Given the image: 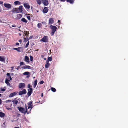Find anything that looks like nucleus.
<instances>
[{
  "mask_svg": "<svg viewBox=\"0 0 128 128\" xmlns=\"http://www.w3.org/2000/svg\"><path fill=\"white\" fill-rule=\"evenodd\" d=\"M66 1L67 2L70 3L71 4H73L74 2V0H66Z\"/></svg>",
  "mask_w": 128,
  "mask_h": 128,
  "instance_id": "nucleus-28",
  "label": "nucleus"
},
{
  "mask_svg": "<svg viewBox=\"0 0 128 128\" xmlns=\"http://www.w3.org/2000/svg\"><path fill=\"white\" fill-rule=\"evenodd\" d=\"M25 87V84L23 83H20L19 84V88H24Z\"/></svg>",
  "mask_w": 128,
  "mask_h": 128,
  "instance_id": "nucleus-9",
  "label": "nucleus"
},
{
  "mask_svg": "<svg viewBox=\"0 0 128 128\" xmlns=\"http://www.w3.org/2000/svg\"><path fill=\"white\" fill-rule=\"evenodd\" d=\"M42 24H44H44H45V22H42Z\"/></svg>",
  "mask_w": 128,
  "mask_h": 128,
  "instance_id": "nucleus-57",
  "label": "nucleus"
},
{
  "mask_svg": "<svg viewBox=\"0 0 128 128\" xmlns=\"http://www.w3.org/2000/svg\"><path fill=\"white\" fill-rule=\"evenodd\" d=\"M48 12V9L47 7L44 8L43 10V12L44 13H46Z\"/></svg>",
  "mask_w": 128,
  "mask_h": 128,
  "instance_id": "nucleus-24",
  "label": "nucleus"
},
{
  "mask_svg": "<svg viewBox=\"0 0 128 128\" xmlns=\"http://www.w3.org/2000/svg\"><path fill=\"white\" fill-rule=\"evenodd\" d=\"M22 48L20 47L17 48H14L13 49L14 50H16L18 52H20L22 51L20 50V49H21Z\"/></svg>",
  "mask_w": 128,
  "mask_h": 128,
  "instance_id": "nucleus-21",
  "label": "nucleus"
},
{
  "mask_svg": "<svg viewBox=\"0 0 128 128\" xmlns=\"http://www.w3.org/2000/svg\"><path fill=\"white\" fill-rule=\"evenodd\" d=\"M7 75L8 76V79H6L7 80H9V81H10V80H12V78L10 76V74L9 73H8L7 74Z\"/></svg>",
  "mask_w": 128,
  "mask_h": 128,
  "instance_id": "nucleus-14",
  "label": "nucleus"
},
{
  "mask_svg": "<svg viewBox=\"0 0 128 128\" xmlns=\"http://www.w3.org/2000/svg\"><path fill=\"white\" fill-rule=\"evenodd\" d=\"M19 30V31H20V29H19V30Z\"/></svg>",
  "mask_w": 128,
  "mask_h": 128,
  "instance_id": "nucleus-63",
  "label": "nucleus"
},
{
  "mask_svg": "<svg viewBox=\"0 0 128 128\" xmlns=\"http://www.w3.org/2000/svg\"><path fill=\"white\" fill-rule=\"evenodd\" d=\"M20 66H21V65H25L24 63L22 62H21L20 63Z\"/></svg>",
  "mask_w": 128,
  "mask_h": 128,
  "instance_id": "nucleus-39",
  "label": "nucleus"
},
{
  "mask_svg": "<svg viewBox=\"0 0 128 128\" xmlns=\"http://www.w3.org/2000/svg\"><path fill=\"white\" fill-rule=\"evenodd\" d=\"M46 64L45 66L46 68H48L50 66V64L49 62H46Z\"/></svg>",
  "mask_w": 128,
  "mask_h": 128,
  "instance_id": "nucleus-26",
  "label": "nucleus"
},
{
  "mask_svg": "<svg viewBox=\"0 0 128 128\" xmlns=\"http://www.w3.org/2000/svg\"><path fill=\"white\" fill-rule=\"evenodd\" d=\"M2 96V95L0 94V97H1Z\"/></svg>",
  "mask_w": 128,
  "mask_h": 128,
  "instance_id": "nucleus-59",
  "label": "nucleus"
},
{
  "mask_svg": "<svg viewBox=\"0 0 128 128\" xmlns=\"http://www.w3.org/2000/svg\"><path fill=\"white\" fill-rule=\"evenodd\" d=\"M14 4L15 5H20L21 2L18 1H16L14 2Z\"/></svg>",
  "mask_w": 128,
  "mask_h": 128,
  "instance_id": "nucleus-29",
  "label": "nucleus"
},
{
  "mask_svg": "<svg viewBox=\"0 0 128 128\" xmlns=\"http://www.w3.org/2000/svg\"><path fill=\"white\" fill-rule=\"evenodd\" d=\"M33 102H29L28 103V109H29L30 108V112H31V110L33 108L34 105H33V104H32Z\"/></svg>",
  "mask_w": 128,
  "mask_h": 128,
  "instance_id": "nucleus-4",
  "label": "nucleus"
},
{
  "mask_svg": "<svg viewBox=\"0 0 128 128\" xmlns=\"http://www.w3.org/2000/svg\"><path fill=\"white\" fill-rule=\"evenodd\" d=\"M6 59L4 58V57H3L2 56H0V61L2 62H4L5 61Z\"/></svg>",
  "mask_w": 128,
  "mask_h": 128,
  "instance_id": "nucleus-22",
  "label": "nucleus"
},
{
  "mask_svg": "<svg viewBox=\"0 0 128 128\" xmlns=\"http://www.w3.org/2000/svg\"><path fill=\"white\" fill-rule=\"evenodd\" d=\"M60 0L63 2H64L66 0Z\"/></svg>",
  "mask_w": 128,
  "mask_h": 128,
  "instance_id": "nucleus-54",
  "label": "nucleus"
},
{
  "mask_svg": "<svg viewBox=\"0 0 128 128\" xmlns=\"http://www.w3.org/2000/svg\"><path fill=\"white\" fill-rule=\"evenodd\" d=\"M32 68L30 66H23L22 68L24 69H31Z\"/></svg>",
  "mask_w": 128,
  "mask_h": 128,
  "instance_id": "nucleus-16",
  "label": "nucleus"
},
{
  "mask_svg": "<svg viewBox=\"0 0 128 128\" xmlns=\"http://www.w3.org/2000/svg\"><path fill=\"white\" fill-rule=\"evenodd\" d=\"M21 21H22L26 23L28 22L24 18H23L22 19Z\"/></svg>",
  "mask_w": 128,
  "mask_h": 128,
  "instance_id": "nucleus-30",
  "label": "nucleus"
},
{
  "mask_svg": "<svg viewBox=\"0 0 128 128\" xmlns=\"http://www.w3.org/2000/svg\"><path fill=\"white\" fill-rule=\"evenodd\" d=\"M3 3V2L2 1H0V4H2Z\"/></svg>",
  "mask_w": 128,
  "mask_h": 128,
  "instance_id": "nucleus-46",
  "label": "nucleus"
},
{
  "mask_svg": "<svg viewBox=\"0 0 128 128\" xmlns=\"http://www.w3.org/2000/svg\"><path fill=\"white\" fill-rule=\"evenodd\" d=\"M9 81H10L9 80H7V79H6L5 83L8 86H9L10 87H12V86H11L10 84L8 82Z\"/></svg>",
  "mask_w": 128,
  "mask_h": 128,
  "instance_id": "nucleus-18",
  "label": "nucleus"
},
{
  "mask_svg": "<svg viewBox=\"0 0 128 128\" xmlns=\"http://www.w3.org/2000/svg\"><path fill=\"white\" fill-rule=\"evenodd\" d=\"M49 23L50 24H53L54 22V19L52 18H50L49 21Z\"/></svg>",
  "mask_w": 128,
  "mask_h": 128,
  "instance_id": "nucleus-13",
  "label": "nucleus"
},
{
  "mask_svg": "<svg viewBox=\"0 0 128 128\" xmlns=\"http://www.w3.org/2000/svg\"><path fill=\"white\" fill-rule=\"evenodd\" d=\"M52 60V57H49L48 58V60H46V62H49V61H51Z\"/></svg>",
  "mask_w": 128,
  "mask_h": 128,
  "instance_id": "nucleus-31",
  "label": "nucleus"
},
{
  "mask_svg": "<svg viewBox=\"0 0 128 128\" xmlns=\"http://www.w3.org/2000/svg\"><path fill=\"white\" fill-rule=\"evenodd\" d=\"M6 90V89H2V88L1 89V91H2L4 92Z\"/></svg>",
  "mask_w": 128,
  "mask_h": 128,
  "instance_id": "nucleus-44",
  "label": "nucleus"
},
{
  "mask_svg": "<svg viewBox=\"0 0 128 128\" xmlns=\"http://www.w3.org/2000/svg\"><path fill=\"white\" fill-rule=\"evenodd\" d=\"M30 87H31V86L30 85V84H29L28 85V88H29L30 89Z\"/></svg>",
  "mask_w": 128,
  "mask_h": 128,
  "instance_id": "nucleus-45",
  "label": "nucleus"
},
{
  "mask_svg": "<svg viewBox=\"0 0 128 128\" xmlns=\"http://www.w3.org/2000/svg\"><path fill=\"white\" fill-rule=\"evenodd\" d=\"M20 66H18L17 68H16V69L17 70H18L19 69H20Z\"/></svg>",
  "mask_w": 128,
  "mask_h": 128,
  "instance_id": "nucleus-52",
  "label": "nucleus"
},
{
  "mask_svg": "<svg viewBox=\"0 0 128 128\" xmlns=\"http://www.w3.org/2000/svg\"><path fill=\"white\" fill-rule=\"evenodd\" d=\"M22 15L21 14H18L17 15L18 17L19 18V19H20V18L22 17Z\"/></svg>",
  "mask_w": 128,
  "mask_h": 128,
  "instance_id": "nucleus-35",
  "label": "nucleus"
},
{
  "mask_svg": "<svg viewBox=\"0 0 128 128\" xmlns=\"http://www.w3.org/2000/svg\"><path fill=\"white\" fill-rule=\"evenodd\" d=\"M50 28L52 30V32L51 33V36H54L55 32L56 30L57 29V27L55 26H53L52 25H51L50 26Z\"/></svg>",
  "mask_w": 128,
  "mask_h": 128,
  "instance_id": "nucleus-3",
  "label": "nucleus"
},
{
  "mask_svg": "<svg viewBox=\"0 0 128 128\" xmlns=\"http://www.w3.org/2000/svg\"><path fill=\"white\" fill-rule=\"evenodd\" d=\"M24 60L26 62L29 63L30 61V58L28 56H25Z\"/></svg>",
  "mask_w": 128,
  "mask_h": 128,
  "instance_id": "nucleus-15",
  "label": "nucleus"
},
{
  "mask_svg": "<svg viewBox=\"0 0 128 128\" xmlns=\"http://www.w3.org/2000/svg\"><path fill=\"white\" fill-rule=\"evenodd\" d=\"M60 20H58V24H59V25H60Z\"/></svg>",
  "mask_w": 128,
  "mask_h": 128,
  "instance_id": "nucleus-48",
  "label": "nucleus"
},
{
  "mask_svg": "<svg viewBox=\"0 0 128 128\" xmlns=\"http://www.w3.org/2000/svg\"><path fill=\"white\" fill-rule=\"evenodd\" d=\"M11 11L13 13H14L15 12H16L15 8H14Z\"/></svg>",
  "mask_w": 128,
  "mask_h": 128,
  "instance_id": "nucleus-41",
  "label": "nucleus"
},
{
  "mask_svg": "<svg viewBox=\"0 0 128 128\" xmlns=\"http://www.w3.org/2000/svg\"><path fill=\"white\" fill-rule=\"evenodd\" d=\"M43 96H44L43 94V93H42L41 94V97H43Z\"/></svg>",
  "mask_w": 128,
  "mask_h": 128,
  "instance_id": "nucleus-53",
  "label": "nucleus"
},
{
  "mask_svg": "<svg viewBox=\"0 0 128 128\" xmlns=\"http://www.w3.org/2000/svg\"><path fill=\"white\" fill-rule=\"evenodd\" d=\"M44 82L43 81H42L40 82V84H43Z\"/></svg>",
  "mask_w": 128,
  "mask_h": 128,
  "instance_id": "nucleus-42",
  "label": "nucleus"
},
{
  "mask_svg": "<svg viewBox=\"0 0 128 128\" xmlns=\"http://www.w3.org/2000/svg\"><path fill=\"white\" fill-rule=\"evenodd\" d=\"M26 91L25 89H24L23 90L21 91H20L19 92V94L20 96H22L23 94H26Z\"/></svg>",
  "mask_w": 128,
  "mask_h": 128,
  "instance_id": "nucleus-7",
  "label": "nucleus"
},
{
  "mask_svg": "<svg viewBox=\"0 0 128 128\" xmlns=\"http://www.w3.org/2000/svg\"><path fill=\"white\" fill-rule=\"evenodd\" d=\"M4 6L8 9H10L11 8V5L10 4H4Z\"/></svg>",
  "mask_w": 128,
  "mask_h": 128,
  "instance_id": "nucleus-8",
  "label": "nucleus"
},
{
  "mask_svg": "<svg viewBox=\"0 0 128 128\" xmlns=\"http://www.w3.org/2000/svg\"><path fill=\"white\" fill-rule=\"evenodd\" d=\"M1 50V48H0V51Z\"/></svg>",
  "mask_w": 128,
  "mask_h": 128,
  "instance_id": "nucleus-62",
  "label": "nucleus"
},
{
  "mask_svg": "<svg viewBox=\"0 0 128 128\" xmlns=\"http://www.w3.org/2000/svg\"><path fill=\"white\" fill-rule=\"evenodd\" d=\"M51 90L52 91L54 92H55L56 91V90L54 88H52Z\"/></svg>",
  "mask_w": 128,
  "mask_h": 128,
  "instance_id": "nucleus-33",
  "label": "nucleus"
},
{
  "mask_svg": "<svg viewBox=\"0 0 128 128\" xmlns=\"http://www.w3.org/2000/svg\"><path fill=\"white\" fill-rule=\"evenodd\" d=\"M42 2L45 6H47L49 4L47 0H42Z\"/></svg>",
  "mask_w": 128,
  "mask_h": 128,
  "instance_id": "nucleus-10",
  "label": "nucleus"
},
{
  "mask_svg": "<svg viewBox=\"0 0 128 128\" xmlns=\"http://www.w3.org/2000/svg\"><path fill=\"white\" fill-rule=\"evenodd\" d=\"M21 26L19 27H18V28H21Z\"/></svg>",
  "mask_w": 128,
  "mask_h": 128,
  "instance_id": "nucleus-61",
  "label": "nucleus"
},
{
  "mask_svg": "<svg viewBox=\"0 0 128 128\" xmlns=\"http://www.w3.org/2000/svg\"><path fill=\"white\" fill-rule=\"evenodd\" d=\"M28 92L27 95L28 97L30 96L32 93L33 90L32 88H30V89L28 90Z\"/></svg>",
  "mask_w": 128,
  "mask_h": 128,
  "instance_id": "nucleus-6",
  "label": "nucleus"
},
{
  "mask_svg": "<svg viewBox=\"0 0 128 128\" xmlns=\"http://www.w3.org/2000/svg\"><path fill=\"white\" fill-rule=\"evenodd\" d=\"M29 43H30V42L29 41H28V42L26 44L25 46V48H27L28 46L29 45Z\"/></svg>",
  "mask_w": 128,
  "mask_h": 128,
  "instance_id": "nucleus-37",
  "label": "nucleus"
},
{
  "mask_svg": "<svg viewBox=\"0 0 128 128\" xmlns=\"http://www.w3.org/2000/svg\"><path fill=\"white\" fill-rule=\"evenodd\" d=\"M16 45H19V44L18 42H17L16 43Z\"/></svg>",
  "mask_w": 128,
  "mask_h": 128,
  "instance_id": "nucleus-51",
  "label": "nucleus"
},
{
  "mask_svg": "<svg viewBox=\"0 0 128 128\" xmlns=\"http://www.w3.org/2000/svg\"><path fill=\"white\" fill-rule=\"evenodd\" d=\"M16 98H15L14 99V100L12 101L13 104H14L16 105L18 103V101L17 100H16Z\"/></svg>",
  "mask_w": 128,
  "mask_h": 128,
  "instance_id": "nucleus-19",
  "label": "nucleus"
},
{
  "mask_svg": "<svg viewBox=\"0 0 128 128\" xmlns=\"http://www.w3.org/2000/svg\"><path fill=\"white\" fill-rule=\"evenodd\" d=\"M26 109H25L24 108L21 107H18V108L20 112L24 114H26V113H27V114H30V112H28V109H27L26 106Z\"/></svg>",
  "mask_w": 128,
  "mask_h": 128,
  "instance_id": "nucleus-1",
  "label": "nucleus"
},
{
  "mask_svg": "<svg viewBox=\"0 0 128 128\" xmlns=\"http://www.w3.org/2000/svg\"><path fill=\"white\" fill-rule=\"evenodd\" d=\"M27 18L29 20H30V16H27Z\"/></svg>",
  "mask_w": 128,
  "mask_h": 128,
  "instance_id": "nucleus-43",
  "label": "nucleus"
},
{
  "mask_svg": "<svg viewBox=\"0 0 128 128\" xmlns=\"http://www.w3.org/2000/svg\"><path fill=\"white\" fill-rule=\"evenodd\" d=\"M19 35L20 36H21L22 35L20 33L19 34Z\"/></svg>",
  "mask_w": 128,
  "mask_h": 128,
  "instance_id": "nucleus-56",
  "label": "nucleus"
},
{
  "mask_svg": "<svg viewBox=\"0 0 128 128\" xmlns=\"http://www.w3.org/2000/svg\"><path fill=\"white\" fill-rule=\"evenodd\" d=\"M32 38H33V37L32 36H31L29 38H28V39H29V40H30V39Z\"/></svg>",
  "mask_w": 128,
  "mask_h": 128,
  "instance_id": "nucleus-47",
  "label": "nucleus"
},
{
  "mask_svg": "<svg viewBox=\"0 0 128 128\" xmlns=\"http://www.w3.org/2000/svg\"><path fill=\"white\" fill-rule=\"evenodd\" d=\"M20 128V127H16L15 128Z\"/></svg>",
  "mask_w": 128,
  "mask_h": 128,
  "instance_id": "nucleus-58",
  "label": "nucleus"
},
{
  "mask_svg": "<svg viewBox=\"0 0 128 128\" xmlns=\"http://www.w3.org/2000/svg\"><path fill=\"white\" fill-rule=\"evenodd\" d=\"M24 32H25V33H24V34L25 35V36H26V37H28V35L29 34V32H28L26 31H25Z\"/></svg>",
  "mask_w": 128,
  "mask_h": 128,
  "instance_id": "nucleus-32",
  "label": "nucleus"
},
{
  "mask_svg": "<svg viewBox=\"0 0 128 128\" xmlns=\"http://www.w3.org/2000/svg\"><path fill=\"white\" fill-rule=\"evenodd\" d=\"M19 42H20V43H21L22 42V40L20 39V40H19Z\"/></svg>",
  "mask_w": 128,
  "mask_h": 128,
  "instance_id": "nucleus-49",
  "label": "nucleus"
},
{
  "mask_svg": "<svg viewBox=\"0 0 128 128\" xmlns=\"http://www.w3.org/2000/svg\"><path fill=\"white\" fill-rule=\"evenodd\" d=\"M40 41L42 42H48V38L47 36H44V37L41 39Z\"/></svg>",
  "mask_w": 128,
  "mask_h": 128,
  "instance_id": "nucleus-5",
  "label": "nucleus"
},
{
  "mask_svg": "<svg viewBox=\"0 0 128 128\" xmlns=\"http://www.w3.org/2000/svg\"><path fill=\"white\" fill-rule=\"evenodd\" d=\"M24 7L28 9L30 8V6L28 4H24Z\"/></svg>",
  "mask_w": 128,
  "mask_h": 128,
  "instance_id": "nucleus-17",
  "label": "nucleus"
},
{
  "mask_svg": "<svg viewBox=\"0 0 128 128\" xmlns=\"http://www.w3.org/2000/svg\"><path fill=\"white\" fill-rule=\"evenodd\" d=\"M46 58H44V60H46Z\"/></svg>",
  "mask_w": 128,
  "mask_h": 128,
  "instance_id": "nucleus-60",
  "label": "nucleus"
},
{
  "mask_svg": "<svg viewBox=\"0 0 128 128\" xmlns=\"http://www.w3.org/2000/svg\"><path fill=\"white\" fill-rule=\"evenodd\" d=\"M24 42H26L28 41L29 40L28 39V37L25 38L24 37Z\"/></svg>",
  "mask_w": 128,
  "mask_h": 128,
  "instance_id": "nucleus-27",
  "label": "nucleus"
},
{
  "mask_svg": "<svg viewBox=\"0 0 128 128\" xmlns=\"http://www.w3.org/2000/svg\"><path fill=\"white\" fill-rule=\"evenodd\" d=\"M5 114L4 113L2 112H0V117L2 118H4L5 116Z\"/></svg>",
  "mask_w": 128,
  "mask_h": 128,
  "instance_id": "nucleus-23",
  "label": "nucleus"
},
{
  "mask_svg": "<svg viewBox=\"0 0 128 128\" xmlns=\"http://www.w3.org/2000/svg\"><path fill=\"white\" fill-rule=\"evenodd\" d=\"M38 83V80H35L34 83L33 87L34 88H36V86L37 85Z\"/></svg>",
  "mask_w": 128,
  "mask_h": 128,
  "instance_id": "nucleus-20",
  "label": "nucleus"
},
{
  "mask_svg": "<svg viewBox=\"0 0 128 128\" xmlns=\"http://www.w3.org/2000/svg\"><path fill=\"white\" fill-rule=\"evenodd\" d=\"M13 68V67H12V68Z\"/></svg>",
  "mask_w": 128,
  "mask_h": 128,
  "instance_id": "nucleus-64",
  "label": "nucleus"
},
{
  "mask_svg": "<svg viewBox=\"0 0 128 128\" xmlns=\"http://www.w3.org/2000/svg\"><path fill=\"white\" fill-rule=\"evenodd\" d=\"M30 60L31 61H32L33 60L34 58L33 57L31 56H30Z\"/></svg>",
  "mask_w": 128,
  "mask_h": 128,
  "instance_id": "nucleus-40",
  "label": "nucleus"
},
{
  "mask_svg": "<svg viewBox=\"0 0 128 128\" xmlns=\"http://www.w3.org/2000/svg\"><path fill=\"white\" fill-rule=\"evenodd\" d=\"M38 4L39 5H40L41 4V1L40 0H36Z\"/></svg>",
  "mask_w": 128,
  "mask_h": 128,
  "instance_id": "nucleus-36",
  "label": "nucleus"
},
{
  "mask_svg": "<svg viewBox=\"0 0 128 128\" xmlns=\"http://www.w3.org/2000/svg\"><path fill=\"white\" fill-rule=\"evenodd\" d=\"M44 56L43 55H41V57L42 58H44Z\"/></svg>",
  "mask_w": 128,
  "mask_h": 128,
  "instance_id": "nucleus-55",
  "label": "nucleus"
},
{
  "mask_svg": "<svg viewBox=\"0 0 128 128\" xmlns=\"http://www.w3.org/2000/svg\"><path fill=\"white\" fill-rule=\"evenodd\" d=\"M18 92H15L14 93H11L9 97H13L16 95L18 94Z\"/></svg>",
  "mask_w": 128,
  "mask_h": 128,
  "instance_id": "nucleus-12",
  "label": "nucleus"
},
{
  "mask_svg": "<svg viewBox=\"0 0 128 128\" xmlns=\"http://www.w3.org/2000/svg\"><path fill=\"white\" fill-rule=\"evenodd\" d=\"M23 74L24 75H27L26 77L28 78L30 77V74L28 72H24Z\"/></svg>",
  "mask_w": 128,
  "mask_h": 128,
  "instance_id": "nucleus-11",
  "label": "nucleus"
},
{
  "mask_svg": "<svg viewBox=\"0 0 128 128\" xmlns=\"http://www.w3.org/2000/svg\"><path fill=\"white\" fill-rule=\"evenodd\" d=\"M16 12V13H19V11L18 9V8H15Z\"/></svg>",
  "mask_w": 128,
  "mask_h": 128,
  "instance_id": "nucleus-38",
  "label": "nucleus"
},
{
  "mask_svg": "<svg viewBox=\"0 0 128 128\" xmlns=\"http://www.w3.org/2000/svg\"><path fill=\"white\" fill-rule=\"evenodd\" d=\"M22 6H20L18 8L19 11L20 12H22Z\"/></svg>",
  "mask_w": 128,
  "mask_h": 128,
  "instance_id": "nucleus-25",
  "label": "nucleus"
},
{
  "mask_svg": "<svg viewBox=\"0 0 128 128\" xmlns=\"http://www.w3.org/2000/svg\"><path fill=\"white\" fill-rule=\"evenodd\" d=\"M12 26L14 27H16V26L14 24V25H12Z\"/></svg>",
  "mask_w": 128,
  "mask_h": 128,
  "instance_id": "nucleus-50",
  "label": "nucleus"
},
{
  "mask_svg": "<svg viewBox=\"0 0 128 128\" xmlns=\"http://www.w3.org/2000/svg\"><path fill=\"white\" fill-rule=\"evenodd\" d=\"M11 101V100H9L8 101H6L7 104H6V109L8 110H12V108H10L9 107V106L11 107L12 106V103L10 102Z\"/></svg>",
  "mask_w": 128,
  "mask_h": 128,
  "instance_id": "nucleus-2",
  "label": "nucleus"
},
{
  "mask_svg": "<svg viewBox=\"0 0 128 128\" xmlns=\"http://www.w3.org/2000/svg\"><path fill=\"white\" fill-rule=\"evenodd\" d=\"M42 26V24L41 23H38L37 25L38 27L39 28H41V26Z\"/></svg>",
  "mask_w": 128,
  "mask_h": 128,
  "instance_id": "nucleus-34",
  "label": "nucleus"
}]
</instances>
